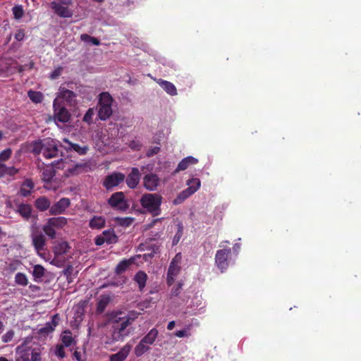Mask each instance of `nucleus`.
Returning a JSON list of instances; mask_svg holds the SVG:
<instances>
[{
    "instance_id": "nucleus-1",
    "label": "nucleus",
    "mask_w": 361,
    "mask_h": 361,
    "mask_svg": "<svg viewBox=\"0 0 361 361\" xmlns=\"http://www.w3.org/2000/svg\"><path fill=\"white\" fill-rule=\"evenodd\" d=\"M59 145L60 143L58 140L47 137L34 142L32 151L37 154H42L46 159H51L59 154Z\"/></svg>"
},
{
    "instance_id": "nucleus-2",
    "label": "nucleus",
    "mask_w": 361,
    "mask_h": 361,
    "mask_svg": "<svg viewBox=\"0 0 361 361\" xmlns=\"http://www.w3.org/2000/svg\"><path fill=\"white\" fill-rule=\"evenodd\" d=\"M162 197L157 193H146L140 198V204L152 216L161 214Z\"/></svg>"
},
{
    "instance_id": "nucleus-3",
    "label": "nucleus",
    "mask_w": 361,
    "mask_h": 361,
    "mask_svg": "<svg viewBox=\"0 0 361 361\" xmlns=\"http://www.w3.org/2000/svg\"><path fill=\"white\" fill-rule=\"evenodd\" d=\"M133 320V319L130 317H119L118 319H116V322L112 326V341L115 342L123 341L129 335L130 331L128 329V326L130 324Z\"/></svg>"
},
{
    "instance_id": "nucleus-4",
    "label": "nucleus",
    "mask_w": 361,
    "mask_h": 361,
    "mask_svg": "<svg viewBox=\"0 0 361 361\" xmlns=\"http://www.w3.org/2000/svg\"><path fill=\"white\" fill-rule=\"evenodd\" d=\"M114 99L107 92H102L99 95L98 117L102 121L108 119L113 113Z\"/></svg>"
},
{
    "instance_id": "nucleus-5",
    "label": "nucleus",
    "mask_w": 361,
    "mask_h": 361,
    "mask_svg": "<svg viewBox=\"0 0 361 361\" xmlns=\"http://www.w3.org/2000/svg\"><path fill=\"white\" fill-rule=\"evenodd\" d=\"M57 103L63 106H74L76 104V94L71 90L60 87L53 105L56 106Z\"/></svg>"
},
{
    "instance_id": "nucleus-6",
    "label": "nucleus",
    "mask_w": 361,
    "mask_h": 361,
    "mask_svg": "<svg viewBox=\"0 0 361 361\" xmlns=\"http://www.w3.org/2000/svg\"><path fill=\"white\" fill-rule=\"evenodd\" d=\"M182 255L181 253H177L172 259L168 269L166 282L169 286L173 285L176 278L180 274L181 269Z\"/></svg>"
},
{
    "instance_id": "nucleus-7",
    "label": "nucleus",
    "mask_w": 361,
    "mask_h": 361,
    "mask_svg": "<svg viewBox=\"0 0 361 361\" xmlns=\"http://www.w3.org/2000/svg\"><path fill=\"white\" fill-rule=\"evenodd\" d=\"M32 338H25L23 343L16 348V361H30Z\"/></svg>"
},
{
    "instance_id": "nucleus-8",
    "label": "nucleus",
    "mask_w": 361,
    "mask_h": 361,
    "mask_svg": "<svg viewBox=\"0 0 361 361\" xmlns=\"http://www.w3.org/2000/svg\"><path fill=\"white\" fill-rule=\"evenodd\" d=\"M67 165H68V162H64L62 159H61V161L56 163L57 169L62 168L66 169L65 175L66 176L77 175L82 172L86 171V169L87 167L85 164H74L68 166H67Z\"/></svg>"
},
{
    "instance_id": "nucleus-9",
    "label": "nucleus",
    "mask_w": 361,
    "mask_h": 361,
    "mask_svg": "<svg viewBox=\"0 0 361 361\" xmlns=\"http://www.w3.org/2000/svg\"><path fill=\"white\" fill-rule=\"evenodd\" d=\"M231 248L221 249L216 251L215 255V264L216 267L224 272L229 266L228 257L231 255Z\"/></svg>"
},
{
    "instance_id": "nucleus-10",
    "label": "nucleus",
    "mask_w": 361,
    "mask_h": 361,
    "mask_svg": "<svg viewBox=\"0 0 361 361\" xmlns=\"http://www.w3.org/2000/svg\"><path fill=\"white\" fill-rule=\"evenodd\" d=\"M109 204L114 209L121 211L126 210L129 207L128 201L122 192L114 193L109 199Z\"/></svg>"
},
{
    "instance_id": "nucleus-11",
    "label": "nucleus",
    "mask_w": 361,
    "mask_h": 361,
    "mask_svg": "<svg viewBox=\"0 0 361 361\" xmlns=\"http://www.w3.org/2000/svg\"><path fill=\"white\" fill-rule=\"evenodd\" d=\"M54 119L56 122H61L65 123L70 120L71 114L61 104L57 103L56 106H54Z\"/></svg>"
},
{
    "instance_id": "nucleus-12",
    "label": "nucleus",
    "mask_w": 361,
    "mask_h": 361,
    "mask_svg": "<svg viewBox=\"0 0 361 361\" xmlns=\"http://www.w3.org/2000/svg\"><path fill=\"white\" fill-rule=\"evenodd\" d=\"M124 179V174L121 173H113L106 177L104 180V185L107 190H109L118 185Z\"/></svg>"
},
{
    "instance_id": "nucleus-13",
    "label": "nucleus",
    "mask_w": 361,
    "mask_h": 361,
    "mask_svg": "<svg viewBox=\"0 0 361 361\" xmlns=\"http://www.w3.org/2000/svg\"><path fill=\"white\" fill-rule=\"evenodd\" d=\"M160 183V179L157 175L150 173L146 174L143 178V185L149 191L157 190Z\"/></svg>"
},
{
    "instance_id": "nucleus-14",
    "label": "nucleus",
    "mask_w": 361,
    "mask_h": 361,
    "mask_svg": "<svg viewBox=\"0 0 361 361\" xmlns=\"http://www.w3.org/2000/svg\"><path fill=\"white\" fill-rule=\"evenodd\" d=\"M71 202L68 198L63 197L54 203L49 209L51 215H57L63 213L70 206Z\"/></svg>"
},
{
    "instance_id": "nucleus-15",
    "label": "nucleus",
    "mask_w": 361,
    "mask_h": 361,
    "mask_svg": "<svg viewBox=\"0 0 361 361\" xmlns=\"http://www.w3.org/2000/svg\"><path fill=\"white\" fill-rule=\"evenodd\" d=\"M51 8L54 11L55 13L62 18H71L73 12L68 6L63 5L57 1H52L50 4Z\"/></svg>"
},
{
    "instance_id": "nucleus-16",
    "label": "nucleus",
    "mask_w": 361,
    "mask_h": 361,
    "mask_svg": "<svg viewBox=\"0 0 361 361\" xmlns=\"http://www.w3.org/2000/svg\"><path fill=\"white\" fill-rule=\"evenodd\" d=\"M59 318L57 314L52 317L50 322H47L44 326L38 329V333L42 336L49 335L51 333L59 324Z\"/></svg>"
},
{
    "instance_id": "nucleus-17",
    "label": "nucleus",
    "mask_w": 361,
    "mask_h": 361,
    "mask_svg": "<svg viewBox=\"0 0 361 361\" xmlns=\"http://www.w3.org/2000/svg\"><path fill=\"white\" fill-rule=\"evenodd\" d=\"M140 172L138 169L133 168L131 172L126 178V184L130 188H135L139 183L140 179Z\"/></svg>"
},
{
    "instance_id": "nucleus-18",
    "label": "nucleus",
    "mask_w": 361,
    "mask_h": 361,
    "mask_svg": "<svg viewBox=\"0 0 361 361\" xmlns=\"http://www.w3.org/2000/svg\"><path fill=\"white\" fill-rule=\"evenodd\" d=\"M198 159L192 157L188 156L184 159H183L178 164L176 169H175L173 173L176 174L181 171L186 170L190 166L195 165L197 164Z\"/></svg>"
},
{
    "instance_id": "nucleus-19",
    "label": "nucleus",
    "mask_w": 361,
    "mask_h": 361,
    "mask_svg": "<svg viewBox=\"0 0 361 361\" xmlns=\"http://www.w3.org/2000/svg\"><path fill=\"white\" fill-rule=\"evenodd\" d=\"M131 350V345L126 344L116 354L110 356V361H124Z\"/></svg>"
},
{
    "instance_id": "nucleus-20",
    "label": "nucleus",
    "mask_w": 361,
    "mask_h": 361,
    "mask_svg": "<svg viewBox=\"0 0 361 361\" xmlns=\"http://www.w3.org/2000/svg\"><path fill=\"white\" fill-rule=\"evenodd\" d=\"M32 244L39 253L40 251L44 250L45 245L44 236L40 233H35L32 235Z\"/></svg>"
},
{
    "instance_id": "nucleus-21",
    "label": "nucleus",
    "mask_w": 361,
    "mask_h": 361,
    "mask_svg": "<svg viewBox=\"0 0 361 361\" xmlns=\"http://www.w3.org/2000/svg\"><path fill=\"white\" fill-rule=\"evenodd\" d=\"M157 82L169 95L175 96L177 94L176 87L172 82L162 80V79L157 80Z\"/></svg>"
},
{
    "instance_id": "nucleus-22",
    "label": "nucleus",
    "mask_w": 361,
    "mask_h": 361,
    "mask_svg": "<svg viewBox=\"0 0 361 361\" xmlns=\"http://www.w3.org/2000/svg\"><path fill=\"white\" fill-rule=\"evenodd\" d=\"M54 165L56 167V164L53 163L51 166L47 165L42 169V180L46 183L51 182L55 176Z\"/></svg>"
},
{
    "instance_id": "nucleus-23",
    "label": "nucleus",
    "mask_w": 361,
    "mask_h": 361,
    "mask_svg": "<svg viewBox=\"0 0 361 361\" xmlns=\"http://www.w3.org/2000/svg\"><path fill=\"white\" fill-rule=\"evenodd\" d=\"M63 140L68 145V146L66 147L67 150H74L80 155L85 154L88 150L87 146L81 147L78 144L72 143L66 138H64Z\"/></svg>"
},
{
    "instance_id": "nucleus-24",
    "label": "nucleus",
    "mask_w": 361,
    "mask_h": 361,
    "mask_svg": "<svg viewBox=\"0 0 361 361\" xmlns=\"http://www.w3.org/2000/svg\"><path fill=\"white\" fill-rule=\"evenodd\" d=\"M106 219L102 216H93L89 222V226L92 229H101L105 226Z\"/></svg>"
},
{
    "instance_id": "nucleus-25",
    "label": "nucleus",
    "mask_w": 361,
    "mask_h": 361,
    "mask_svg": "<svg viewBox=\"0 0 361 361\" xmlns=\"http://www.w3.org/2000/svg\"><path fill=\"white\" fill-rule=\"evenodd\" d=\"M69 249H70V247H69L68 243L66 241H61V242L57 243L54 245V247L53 248V251L55 254V256L59 257V256L66 254L68 252Z\"/></svg>"
},
{
    "instance_id": "nucleus-26",
    "label": "nucleus",
    "mask_w": 361,
    "mask_h": 361,
    "mask_svg": "<svg viewBox=\"0 0 361 361\" xmlns=\"http://www.w3.org/2000/svg\"><path fill=\"white\" fill-rule=\"evenodd\" d=\"M186 188L192 195L195 193L201 186V181L197 178H191L186 181Z\"/></svg>"
},
{
    "instance_id": "nucleus-27",
    "label": "nucleus",
    "mask_w": 361,
    "mask_h": 361,
    "mask_svg": "<svg viewBox=\"0 0 361 361\" xmlns=\"http://www.w3.org/2000/svg\"><path fill=\"white\" fill-rule=\"evenodd\" d=\"M193 324L197 326L198 322L197 321L195 322H192L191 324L186 325L183 329L176 331L174 335L178 338L190 337L192 335L191 329Z\"/></svg>"
},
{
    "instance_id": "nucleus-28",
    "label": "nucleus",
    "mask_w": 361,
    "mask_h": 361,
    "mask_svg": "<svg viewBox=\"0 0 361 361\" xmlns=\"http://www.w3.org/2000/svg\"><path fill=\"white\" fill-rule=\"evenodd\" d=\"M47 221L56 229L62 228L67 224V219L63 216L51 217Z\"/></svg>"
},
{
    "instance_id": "nucleus-29",
    "label": "nucleus",
    "mask_w": 361,
    "mask_h": 361,
    "mask_svg": "<svg viewBox=\"0 0 361 361\" xmlns=\"http://www.w3.org/2000/svg\"><path fill=\"white\" fill-rule=\"evenodd\" d=\"M17 212L25 219H28L32 213V207L28 204H20L18 206Z\"/></svg>"
},
{
    "instance_id": "nucleus-30",
    "label": "nucleus",
    "mask_w": 361,
    "mask_h": 361,
    "mask_svg": "<svg viewBox=\"0 0 361 361\" xmlns=\"http://www.w3.org/2000/svg\"><path fill=\"white\" fill-rule=\"evenodd\" d=\"M158 330L155 328L152 329L148 334L142 339L143 343H147V345H152L157 336H158Z\"/></svg>"
},
{
    "instance_id": "nucleus-31",
    "label": "nucleus",
    "mask_w": 361,
    "mask_h": 361,
    "mask_svg": "<svg viewBox=\"0 0 361 361\" xmlns=\"http://www.w3.org/2000/svg\"><path fill=\"white\" fill-rule=\"evenodd\" d=\"M35 206L40 211H45L50 209V201L45 197H40L36 200Z\"/></svg>"
},
{
    "instance_id": "nucleus-32",
    "label": "nucleus",
    "mask_w": 361,
    "mask_h": 361,
    "mask_svg": "<svg viewBox=\"0 0 361 361\" xmlns=\"http://www.w3.org/2000/svg\"><path fill=\"white\" fill-rule=\"evenodd\" d=\"M33 187L34 184L30 180H25L20 190V194L23 197L28 196L30 194Z\"/></svg>"
},
{
    "instance_id": "nucleus-33",
    "label": "nucleus",
    "mask_w": 361,
    "mask_h": 361,
    "mask_svg": "<svg viewBox=\"0 0 361 361\" xmlns=\"http://www.w3.org/2000/svg\"><path fill=\"white\" fill-rule=\"evenodd\" d=\"M27 96L35 104L41 103L44 99V95L42 92L32 90L27 92Z\"/></svg>"
},
{
    "instance_id": "nucleus-34",
    "label": "nucleus",
    "mask_w": 361,
    "mask_h": 361,
    "mask_svg": "<svg viewBox=\"0 0 361 361\" xmlns=\"http://www.w3.org/2000/svg\"><path fill=\"white\" fill-rule=\"evenodd\" d=\"M192 195L187 189L182 190L173 200V203L175 205L183 203L186 199Z\"/></svg>"
},
{
    "instance_id": "nucleus-35",
    "label": "nucleus",
    "mask_w": 361,
    "mask_h": 361,
    "mask_svg": "<svg viewBox=\"0 0 361 361\" xmlns=\"http://www.w3.org/2000/svg\"><path fill=\"white\" fill-rule=\"evenodd\" d=\"M190 305L192 307H195V314L200 313L201 310L204 307V303L200 297H195L194 299H192Z\"/></svg>"
},
{
    "instance_id": "nucleus-36",
    "label": "nucleus",
    "mask_w": 361,
    "mask_h": 361,
    "mask_svg": "<svg viewBox=\"0 0 361 361\" xmlns=\"http://www.w3.org/2000/svg\"><path fill=\"white\" fill-rule=\"evenodd\" d=\"M147 275L144 271H138L135 276V281L137 283L139 288L142 290L146 284Z\"/></svg>"
},
{
    "instance_id": "nucleus-37",
    "label": "nucleus",
    "mask_w": 361,
    "mask_h": 361,
    "mask_svg": "<svg viewBox=\"0 0 361 361\" xmlns=\"http://www.w3.org/2000/svg\"><path fill=\"white\" fill-rule=\"evenodd\" d=\"M104 240L107 244H114L117 242V236L113 230H106L103 231Z\"/></svg>"
},
{
    "instance_id": "nucleus-38",
    "label": "nucleus",
    "mask_w": 361,
    "mask_h": 361,
    "mask_svg": "<svg viewBox=\"0 0 361 361\" xmlns=\"http://www.w3.org/2000/svg\"><path fill=\"white\" fill-rule=\"evenodd\" d=\"M11 62L8 59H0V76H3L10 73V66Z\"/></svg>"
},
{
    "instance_id": "nucleus-39",
    "label": "nucleus",
    "mask_w": 361,
    "mask_h": 361,
    "mask_svg": "<svg viewBox=\"0 0 361 361\" xmlns=\"http://www.w3.org/2000/svg\"><path fill=\"white\" fill-rule=\"evenodd\" d=\"M149 350V347L148 346V345L145 343H143L142 340H141L135 348V354L136 355V356L140 357Z\"/></svg>"
},
{
    "instance_id": "nucleus-40",
    "label": "nucleus",
    "mask_w": 361,
    "mask_h": 361,
    "mask_svg": "<svg viewBox=\"0 0 361 361\" xmlns=\"http://www.w3.org/2000/svg\"><path fill=\"white\" fill-rule=\"evenodd\" d=\"M61 341L65 346H71L74 341L72 333L70 331H65L61 335Z\"/></svg>"
},
{
    "instance_id": "nucleus-41",
    "label": "nucleus",
    "mask_w": 361,
    "mask_h": 361,
    "mask_svg": "<svg viewBox=\"0 0 361 361\" xmlns=\"http://www.w3.org/2000/svg\"><path fill=\"white\" fill-rule=\"evenodd\" d=\"M42 229L44 233L50 238L54 239L56 238V228L50 225L48 221L44 225Z\"/></svg>"
},
{
    "instance_id": "nucleus-42",
    "label": "nucleus",
    "mask_w": 361,
    "mask_h": 361,
    "mask_svg": "<svg viewBox=\"0 0 361 361\" xmlns=\"http://www.w3.org/2000/svg\"><path fill=\"white\" fill-rule=\"evenodd\" d=\"M15 282L18 285L25 286L28 283V280L25 274L19 272L15 276Z\"/></svg>"
},
{
    "instance_id": "nucleus-43",
    "label": "nucleus",
    "mask_w": 361,
    "mask_h": 361,
    "mask_svg": "<svg viewBox=\"0 0 361 361\" xmlns=\"http://www.w3.org/2000/svg\"><path fill=\"white\" fill-rule=\"evenodd\" d=\"M32 341V353H30V361H41V352L39 348H35Z\"/></svg>"
},
{
    "instance_id": "nucleus-44",
    "label": "nucleus",
    "mask_w": 361,
    "mask_h": 361,
    "mask_svg": "<svg viewBox=\"0 0 361 361\" xmlns=\"http://www.w3.org/2000/svg\"><path fill=\"white\" fill-rule=\"evenodd\" d=\"M80 39L82 41L87 42V43H91L94 45L98 46L100 44V42L98 39L91 37L87 34H82L80 36Z\"/></svg>"
},
{
    "instance_id": "nucleus-45",
    "label": "nucleus",
    "mask_w": 361,
    "mask_h": 361,
    "mask_svg": "<svg viewBox=\"0 0 361 361\" xmlns=\"http://www.w3.org/2000/svg\"><path fill=\"white\" fill-rule=\"evenodd\" d=\"M131 264L130 260H123L116 267V272L121 274L125 271Z\"/></svg>"
},
{
    "instance_id": "nucleus-46",
    "label": "nucleus",
    "mask_w": 361,
    "mask_h": 361,
    "mask_svg": "<svg viewBox=\"0 0 361 361\" xmlns=\"http://www.w3.org/2000/svg\"><path fill=\"white\" fill-rule=\"evenodd\" d=\"M95 114V110L94 108L89 109L85 113L83 117V121L87 124H91L93 122V117Z\"/></svg>"
},
{
    "instance_id": "nucleus-47",
    "label": "nucleus",
    "mask_w": 361,
    "mask_h": 361,
    "mask_svg": "<svg viewBox=\"0 0 361 361\" xmlns=\"http://www.w3.org/2000/svg\"><path fill=\"white\" fill-rule=\"evenodd\" d=\"M44 274V268L41 265H35L33 267L32 275L35 279H40Z\"/></svg>"
},
{
    "instance_id": "nucleus-48",
    "label": "nucleus",
    "mask_w": 361,
    "mask_h": 361,
    "mask_svg": "<svg viewBox=\"0 0 361 361\" xmlns=\"http://www.w3.org/2000/svg\"><path fill=\"white\" fill-rule=\"evenodd\" d=\"M12 11L14 18L18 20L20 19L24 14V11L22 6H16L13 8Z\"/></svg>"
},
{
    "instance_id": "nucleus-49",
    "label": "nucleus",
    "mask_w": 361,
    "mask_h": 361,
    "mask_svg": "<svg viewBox=\"0 0 361 361\" xmlns=\"http://www.w3.org/2000/svg\"><path fill=\"white\" fill-rule=\"evenodd\" d=\"M183 285V284L181 282H178L176 285H175L171 290V295L178 296L181 293Z\"/></svg>"
},
{
    "instance_id": "nucleus-50",
    "label": "nucleus",
    "mask_w": 361,
    "mask_h": 361,
    "mask_svg": "<svg viewBox=\"0 0 361 361\" xmlns=\"http://www.w3.org/2000/svg\"><path fill=\"white\" fill-rule=\"evenodd\" d=\"M14 331L13 330H9L5 334H4L2 336H1V340L4 343H8V342H10L13 336H14Z\"/></svg>"
},
{
    "instance_id": "nucleus-51",
    "label": "nucleus",
    "mask_w": 361,
    "mask_h": 361,
    "mask_svg": "<svg viewBox=\"0 0 361 361\" xmlns=\"http://www.w3.org/2000/svg\"><path fill=\"white\" fill-rule=\"evenodd\" d=\"M182 234H183V226L181 224H178V231L176 233V235L173 239V245L178 244V243L179 242V240L182 236Z\"/></svg>"
},
{
    "instance_id": "nucleus-52",
    "label": "nucleus",
    "mask_w": 361,
    "mask_h": 361,
    "mask_svg": "<svg viewBox=\"0 0 361 361\" xmlns=\"http://www.w3.org/2000/svg\"><path fill=\"white\" fill-rule=\"evenodd\" d=\"M54 354L59 358H63L65 357V351L62 345H57L56 346Z\"/></svg>"
},
{
    "instance_id": "nucleus-53",
    "label": "nucleus",
    "mask_w": 361,
    "mask_h": 361,
    "mask_svg": "<svg viewBox=\"0 0 361 361\" xmlns=\"http://www.w3.org/2000/svg\"><path fill=\"white\" fill-rule=\"evenodd\" d=\"M142 143L139 140H133L129 143V147L135 151H139L142 148Z\"/></svg>"
},
{
    "instance_id": "nucleus-54",
    "label": "nucleus",
    "mask_w": 361,
    "mask_h": 361,
    "mask_svg": "<svg viewBox=\"0 0 361 361\" xmlns=\"http://www.w3.org/2000/svg\"><path fill=\"white\" fill-rule=\"evenodd\" d=\"M11 154V150L6 149L0 153V161H4L9 159Z\"/></svg>"
},
{
    "instance_id": "nucleus-55",
    "label": "nucleus",
    "mask_w": 361,
    "mask_h": 361,
    "mask_svg": "<svg viewBox=\"0 0 361 361\" xmlns=\"http://www.w3.org/2000/svg\"><path fill=\"white\" fill-rule=\"evenodd\" d=\"M118 221L122 226H128L133 223V219L130 217L120 218L118 219Z\"/></svg>"
},
{
    "instance_id": "nucleus-56",
    "label": "nucleus",
    "mask_w": 361,
    "mask_h": 361,
    "mask_svg": "<svg viewBox=\"0 0 361 361\" xmlns=\"http://www.w3.org/2000/svg\"><path fill=\"white\" fill-rule=\"evenodd\" d=\"M159 151H160L159 147H153L149 148L147 151L146 155H147V157H152V156L158 154L159 152Z\"/></svg>"
},
{
    "instance_id": "nucleus-57",
    "label": "nucleus",
    "mask_w": 361,
    "mask_h": 361,
    "mask_svg": "<svg viewBox=\"0 0 361 361\" xmlns=\"http://www.w3.org/2000/svg\"><path fill=\"white\" fill-rule=\"evenodd\" d=\"M62 73V68L58 67L50 74V78L52 80L56 79Z\"/></svg>"
},
{
    "instance_id": "nucleus-58",
    "label": "nucleus",
    "mask_w": 361,
    "mask_h": 361,
    "mask_svg": "<svg viewBox=\"0 0 361 361\" xmlns=\"http://www.w3.org/2000/svg\"><path fill=\"white\" fill-rule=\"evenodd\" d=\"M25 37V33L23 30H19L18 32L15 34V39L17 41H22Z\"/></svg>"
},
{
    "instance_id": "nucleus-59",
    "label": "nucleus",
    "mask_w": 361,
    "mask_h": 361,
    "mask_svg": "<svg viewBox=\"0 0 361 361\" xmlns=\"http://www.w3.org/2000/svg\"><path fill=\"white\" fill-rule=\"evenodd\" d=\"M9 166H6L5 164L0 163V176L7 175Z\"/></svg>"
},
{
    "instance_id": "nucleus-60",
    "label": "nucleus",
    "mask_w": 361,
    "mask_h": 361,
    "mask_svg": "<svg viewBox=\"0 0 361 361\" xmlns=\"http://www.w3.org/2000/svg\"><path fill=\"white\" fill-rule=\"evenodd\" d=\"M104 235H103V233L99 236H97L95 239V243L96 245H103L106 240H104Z\"/></svg>"
},
{
    "instance_id": "nucleus-61",
    "label": "nucleus",
    "mask_w": 361,
    "mask_h": 361,
    "mask_svg": "<svg viewBox=\"0 0 361 361\" xmlns=\"http://www.w3.org/2000/svg\"><path fill=\"white\" fill-rule=\"evenodd\" d=\"M73 355H74V357L78 360V361H85V359L82 357L81 353L80 352H78V351H75L74 353H73Z\"/></svg>"
},
{
    "instance_id": "nucleus-62",
    "label": "nucleus",
    "mask_w": 361,
    "mask_h": 361,
    "mask_svg": "<svg viewBox=\"0 0 361 361\" xmlns=\"http://www.w3.org/2000/svg\"><path fill=\"white\" fill-rule=\"evenodd\" d=\"M17 172H18V169H16L15 167H13V166H9V167H8V173H7V175H9V176H13V175H15Z\"/></svg>"
},
{
    "instance_id": "nucleus-63",
    "label": "nucleus",
    "mask_w": 361,
    "mask_h": 361,
    "mask_svg": "<svg viewBox=\"0 0 361 361\" xmlns=\"http://www.w3.org/2000/svg\"><path fill=\"white\" fill-rule=\"evenodd\" d=\"M175 325L176 322L174 321L170 322L167 325V329L171 331L172 329H173Z\"/></svg>"
},
{
    "instance_id": "nucleus-64",
    "label": "nucleus",
    "mask_w": 361,
    "mask_h": 361,
    "mask_svg": "<svg viewBox=\"0 0 361 361\" xmlns=\"http://www.w3.org/2000/svg\"><path fill=\"white\" fill-rule=\"evenodd\" d=\"M240 249V244L239 243H235L233 247V250L235 252H236V254L238 253L239 250Z\"/></svg>"
}]
</instances>
